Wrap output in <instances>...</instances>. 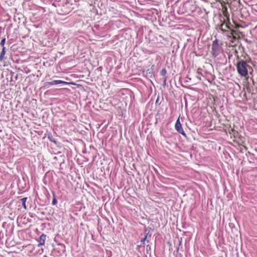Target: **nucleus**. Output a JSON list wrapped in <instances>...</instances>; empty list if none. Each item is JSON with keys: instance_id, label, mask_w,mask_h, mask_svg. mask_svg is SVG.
<instances>
[{"instance_id": "f257e3e1", "label": "nucleus", "mask_w": 257, "mask_h": 257, "mask_svg": "<svg viewBox=\"0 0 257 257\" xmlns=\"http://www.w3.org/2000/svg\"><path fill=\"white\" fill-rule=\"evenodd\" d=\"M248 65L247 63L243 61L238 62L236 65V69L238 74L242 77L246 76L248 74Z\"/></svg>"}, {"instance_id": "f03ea898", "label": "nucleus", "mask_w": 257, "mask_h": 257, "mask_svg": "<svg viewBox=\"0 0 257 257\" xmlns=\"http://www.w3.org/2000/svg\"><path fill=\"white\" fill-rule=\"evenodd\" d=\"M219 53V47L217 40L214 41L212 45V54L216 57Z\"/></svg>"}, {"instance_id": "7ed1b4c3", "label": "nucleus", "mask_w": 257, "mask_h": 257, "mask_svg": "<svg viewBox=\"0 0 257 257\" xmlns=\"http://www.w3.org/2000/svg\"><path fill=\"white\" fill-rule=\"evenodd\" d=\"M175 129L180 134L184 136H186V134L184 132L182 127V124L180 121L179 117L177 120L176 123H175Z\"/></svg>"}, {"instance_id": "20e7f679", "label": "nucleus", "mask_w": 257, "mask_h": 257, "mask_svg": "<svg viewBox=\"0 0 257 257\" xmlns=\"http://www.w3.org/2000/svg\"><path fill=\"white\" fill-rule=\"evenodd\" d=\"M46 86L47 85H57L60 84H73V83L68 82L61 80H55L51 82H46Z\"/></svg>"}, {"instance_id": "39448f33", "label": "nucleus", "mask_w": 257, "mask_h": 257, "mask_svg": "<svg viewBox=\"0 0 257 257\" xmlns=\"http://www.w3.org/2000/svg\"><path fill=\"white\" fill-rule=\"evenodd\" d=\"M46 239V235L44 234H42L40 237V242L38 244L39 246H42L44 245Z\"/></svg>"}, {"instance_id": "423d86ee", "label": "nucleus", "mask_w": 257, "mask_h": 257, "mask_svg": "<svg viewBox=\"0 0 257 257\" xmlns=\"http://www.w3.org/2000/svg\"><path fill=\"white\" fill-rule=\"evenodd\" d=\"M5 55V47L3 48L2 51L0 55V61H2L4 59V57Z\"/></svg>"}, {"instance_id": "0eeeda50", "label": "nucleus", "mask_w": 257, "mask_h": 257, "mask_svg": "<svg viewBox=\"0 0 257 257\" xmlns=\"http://www.w3.org/2000/svg\"><path fill=\"white\" fill-rule=\"evenodd\" d=\"M27 199V197H24V198H23L21 199V201L22 203L23 206L25 209H26V208H27L26 205V202Z\"/></svg>"}, {"instance_id": "6e6552de", "label": "nucleus", "mask_w": 257, "mask_h": 257, "mask_svg": "<svg viewBox=\"0 0 257 257\" xmlns=\"http://www.w3.org/2000/svg\"><path fill=\"white\" fill-rule=\"evenodd\" d=\"M5 42H6V38H3L2 39L1 43H0L1 46H3V47H5L4 45H5Z\"/></svg>"}, {"instance_id": "1a4fd4ad", "label": "nucleus", "mask_w": 257, "mask_h": 257, "mask_svg": "<svg viewBox=\"0 0 257 257\" xmlns=\"http://www.w3.org/2000/svg\"><path fill=\"white\" fill-rule=\"evenodd\" d=\"M148 233H146V235H145V236L144 238H142L141 240V242H142L143 243H145V240L147 237V236H148Z\"/></svg>"}, {"instance_id": "9d476101", "label": "nucleus", "mask_w": 257, "mask_h": 257, "mask_svg": "<svg viewBox=\"0 0 257 257\" xmlns=\"http://www.w3.org/2000/svg\"><path fill=\"white\" fill-rule=\"evenodd\" d=\"M56 203H57L56 200V199H54L53 200V202H52L53 204H55Z\"/></svg>"}, {"instance_id": "9b49d317", "label": "nucleus", "mask_w": 257, "mask_h": 257, "mask_svg": "<svg viewBox=\"0 0 257 257\" xmlns=\"http://www.w3.org/2000/svg\"><path fill=\"white\" fill-rule=\"evenodd\" d=\"M48 139H49L51 141H52V142H54V143H56V141H53V140H52V139H51L50 137H48Z\"/></svg>"}, {"instance_id": "f8f14e48", "label": "nucleus", "mask_w": 257, "mask_h": 257, "mask_svg": "<svg viewBox=\"0 0 257 257\" xmlns=\"http://www.w3.org/2000/svg\"><path fill=\"white\" fill-rule=\"evenodd\" d=\"M162 72H163V73H166V70H163L162 71Z\"/></svg>"}, {"instance_id": "ddd939ff", "label": "nucleus", "mask_w": 257, "mask_h": 257, "mask_svg": "<svg viewBox=\"0 0 257 257\" xmlns=\"http://www.w3.org/2000/svg\"><path fill=\"white\" fill-rule=\"evenodd\" d=\"M162 72H163V73H166V70H163L162 71Z\"/></svg>"}, {"instance_id": "4468645a", "label": "nucleus", "mask_w": 257, "mask_h": 257, "mask_svg": "<svg viewBox=\"0 0 257 257\" xmlns=\"http://www.w3.org/2000/svg\"><path fill=\"white\" fill-rule=\"evenodd\" d=\"M2 132V130H0V132Z\"/></svg>"}]
</instances>
